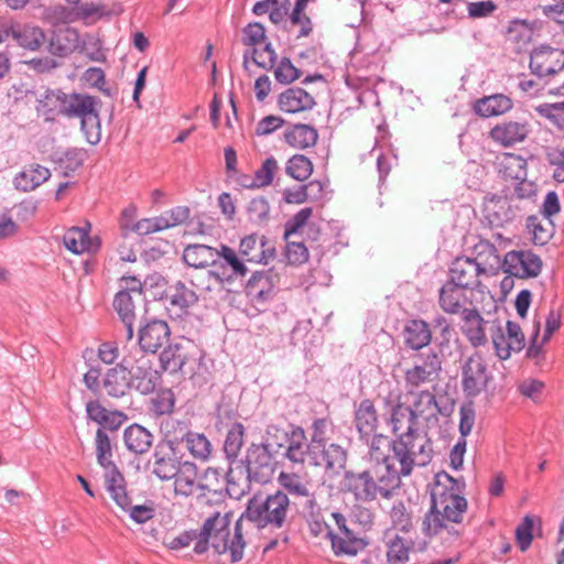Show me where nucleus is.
Returning <instances> with one entry per match:
<instances>
[{"label": "nucleus", "mask_w": 564, "mask_h": 564, "mask_svg": "<svg viewBox=\"0 0 564 564\" xmlns=\"http://www.w3.org/2000/svg\"><path fill=\"white\" fill-rule=\"evenodd\" d=\"M392 451L399 469L393 466L392 458H383L382 463L347 476L348 488L357 499L369 501L378 496L388 498L400 487L401 476H409L414 467L426 466L433 457L427 433L417 430L399 434L392 442Z\"/></svg>", "instance_id": "nucleus-1"}, {"label": "nucleus", "mask_w": 564, "mask_h": 564, "mask_svg": "<svg viewBox=\"0 0 564 564\" xmlns=\"http://www.w3.org/2000/svg\"><path fill=\"white\" fill-rule=\"evenodd\" d=\"M462 484L442 471L436 474L431 488L432 507L423 521L424 530L435 535L451 523H459L467 510V500L462 495Z\"/></svg>", "instance_id": "nucleus-2"}, {"label": "nucleus", "mask_w": 564, "mask_h": 564, "mask_svg": "<svg viewBox=\"0 0 564 564\" xmlns=\"http://www.w3.org/2000/svg\"><path fill=\"white\" fill-rule=\"evenodd\" d=\"M231 517L229 512H216L206 519L199 532V540L194 545L195 553L203 554L210 545L218 554L229 552L231 563L241 561L246 547V541L242 535L245 519L240 517L237 520L235 531L231 534L229 530Z\"/></svg>", "instance_id": "nucleus-3"}, {"label": "nucleus", "mask_w": 564, "mask_h": 564, "mask_svg": "<svg viewBox=\"0 0 564 564\" xmlns=\"http://www.w3.org/2000/svg\"><path fill=\"white\" fill-rule=\"evenodd\" d=\"M289 505V497L282 491H276L264 500L260 496H253L241 519L254 523L259 529L268 524L281 528L285 521Z\"/></svg>", "instance_id": "nucleus-4"}, {"label": "nucleus", "mask_w": 564, "mask_h": 564, "mask_svg": "<svg viewBox=\"0 0 564 564\" xmlns=\"http://www.w3.org/2000/svg\"><path fill=\"white\" fill-rule=\"evenodd\" d=\"M159 359L164 371L192 376L195 373L200 354L193 341L182 339L164 348Z\"/></svg>", "instance_id": "nucleus-5"}, {"label": "nucleus", "mask_w": 564, "mask_h": 564, "mask_svg": "<svg viewBox=\"0 0 564 564\" xmlns=\"http://www.w3.org/2000/svg\"><path fill=\"white\" fill-rule=\"evenodd\" d=\"M529 67L539 78L553 76L564 69V50L541 44L532 50Z\"/></svg>", "instance_id": "nucleus-6"}, {"label": "nucleus", "mask_w": 564, "mask_h": 564, "mask_svg": "<svg viewBox=\"0 0 564 564\" xmlns=\"http://www.w3.org/2000/svg\"><path fill=\"white\" fill-rule=\"evenodd\" d=\"M491 376L485 357L471 355L463 366V390L469 397L478 395L490 381Z\"/></svg>", "instance_id": "nucleus-7"}, {"label": "nucleus", "mask_w": 564, "mask_h": 564, "mask_svg": "<svg viewBox=\"0 0 564 564\" xmlns=\"http://www.w3.org/2000/svg\"><path fill=\"white\" fill-rule=\"evenodd\" d=\"M334 528L329 538L332 549L336 555H356L366 546V543L354 535L346 525V519L338 512L332 513Z\"/></svg>", "instance_id": "nucleus-8"}, {"label": "nucleus", "mask_w": 564, "mask_h": 564, "mask_svg": "<svg viewBox=\"0 0 564 564\" xmlns=\"http://www.w3.org/2000/svg\"><path fill=\"white\" fill-rule=\"evenodd\" d=\"M542 269L539 256L530 250H512L503 258L502 271L518 278L538 276Z\"/></svg>", "instance_id": "nucleus-9"}, {"label": "nucleus", "mask_w": 564, "mask_h": 564, "mask_svg": "<svg viewBox=\"0 0 564 564\" xmlns=\"http://www.w3.org/2000/svg\"><path fill=\"white\" fill-rule=\"evenodd\" d=\"M524 334L518 323L508 319L506 328L498 327L492 334V343L499 359L507 360L512 352L524 347Z\"/></svg>", "instance_id": "nucleus-10"}, {"label": "nucleus", "mask_w": 564, "mask_h": 564, "mask_svg": "<svg viewBox=\"0 0 564 564\" xmlns=\"http://www.w3.org/2000/svg\"><path fill=\"white\" fill-rule=\"evenodd\" d=\"M465 288L447 282L440 290V305L447 314H463V317H481L479 312L468 303Z\"/></svg>", "instance_id": "nucleus-11"}, {"label": "nucleus", "mask_w": 564, "mask_h": 564, "mask_svg": "<svg viewBox=\"0 0 564 564\" xmlns=\"http://www.w3.org/2000/svg\"><path fill=\"white\" fill-rule=\"evenodd\" d=\"M449 282L465 288L467 290H476L481 286V279L485 278L471 258L467 256L455 258L448 270Z\"/></svg>", "instance_id": "nucleus-12"}, {"label": "nucleus", "mask_w": 564, "mask_h": 564, "mask_svg": "<svg viewBox=\"0 0 564 564\" xmlns=\"http://www.w3.org/2000/svg\"><path fill=\"white\" fill-rule=\"evenodd\" d=\"M198 301L197 294L188 289L183 282L178 281L174 285H171L154 304L160 302L163 303L164 307L170 313L176 314L177 317H182L183 314H187V310L196 304Z\"/></svg>", "instance_id": "nucleus-13"}, {"label": "nucleus", "mask_w": 564, "mask_h": 564, "mask_svg": "<svg viewBox=\"0 0 564 564\" xmlns=\"http://www.w3.org/2000/svg\"><path fill=\"white\" fill-rule=\"evenodd\" d=\"M317 448H313L312 442H307V437L302 427H294L288 434V445L285 456L294 464H304L308 460L315 466H321L322 462L318 460Z\"/></svg>", "instance_id": "nucleus-14"}, {"label": "nucleus", "mask_w": 564, "mask_h": 564, "mask_svg": "<svg viewBox=\"0 0 564 564\" xmlns=\"http://www.w3.org/2000/svg\"><path fill=\"white\" fill-rule=\"evenodd\" d=\"M130 372L132 388H135L142 394H149L154 391L160 381V373L153 368V359L151 356L141 354L134 360Z\"/></svg>", "instance_id": "nucleus-15"}, {"label": "nucleus", "mask_w": 564, "mask_h": 564, "mask_svg": "<svg viewBox=\"0 0 564 564\" xmlns=\"http://www.w3.org/2000/svg\"><path fill=\"white\" fill-rule=\"evenodd\" d=\"M471 261L480 267V271L485 278L497 275L503 267V259H501L496 246L488 240L480 239L474 245L471 250Z\"/></svg>", "instance_id": "nucleus-16"}, {"label": "nucleus", "mask_w": 564, "mask_h": 564, "mask_svg": "<svg viewBox=\"0 0 564 564\" xmlns=\"http://www.w3.org/2000/svg\"><path fill=\"white\" fill-rule=\"evenodd\" d=\"M442 369V361L437 354L431 352L420 357L415 365L406 370L405 381L411 387L435 381Z\"/></svg>", "instance_id": "nucleus-17"}, {"label": "nucleus", "mask_w": 564, "mask_h": 564, "mask_svg": "<svg viewBox=\"0 0 564 564\" xmlns=\"http://www.w3.org/2000/svg\"><path fill=\"white\" fill-rule=\"evenodd\" d=\"M247 272V267L238 258L235 250L223 245L221 251H219L218 265L214 270L208 271V274L214 276L216 280L224 282L243 278Z\"/></svg>", "instance_id": "nucleus-18"}, {"label": "nucleus", "mask_w": 564, "mask_h": 564, "mask_svg": "<svg viewBox=\"0 0 564 564\" xmlns=\"http://www.w3.org/2000/svg\"><path fill=\"white\" fill-rule=\"evenodd\" d=\"M183 462L177 457L175 447L158 445L153 453L152 473L163 481L172 480Z\"/></svg>", "instance_id": "nucleus-19"}, {"label": "nucleus", "mask_w": 564, "mask_h": 564, "mask_svg": "<svg viewBox=\"0 0 564 564\" xmlns=\"http://www.w3.org/2000/svg\"><path fill=\"white\" fill-rule=\"evenodd\" d=\"M528 134V124L518 121H503L496 124L489 132L492 141L505 148L513 147L524 141Z\"/></svg>", "instance_id": "nucleus-20"}, {"label": "nucleus", "mask_w": 564, "mask_h": 564, "mask_svg": "<svg viewBox=\"0 0 564 564\" xmlns=\"http://www.w3.org/2000/svg\"><path fill=\"white\" fill-rule=\"evenodd\" d=\"M169 336L170 327L164 319H151L140 329L139 344L143 350L155 352Z\"/></svg>", "instance_id": "nucleus-21"}, {"label": "nucleus", "mask_w": 564, "mask_h": 564, "mask_svg": "<svg viewBox=\"0 0 564 564\" xmlns=\"http://www.w3.org/2000/svg\"><path fill=\"white\" fill-rule=\"evenodd\" d=\"M87 416L104 429L117 431L128 416L117 410H108L99 401H89L86 404Z\"/></svg>", "instance_id": "nucleus-22"}, {"label": "nucleus", "mask_w": 564, "mask_h": 564, "mask_svg": "<svg viewBox=\"0 0 564 564\" xmlns=\"http://www.w3.org/2000/svg\"><path fill=\"white\" fill-rule=\"evenodd\" d=\"M102 387L111 398H122L132 388L129 370L122 365L108 369L102 379Z\"/></svg>", "instance_id": "nucleus-23"}, {"label": "nucleus", "mask_w": 564, "mask_h": 564, "mask_svg": "<svg viewBox=\"0 0 564 564\" xmlns=\"http://www.w3.org/2000/svg\"><path fill=\"white\" fill-rule=\"evenodd\" d=\"M172 480L175 496L189 497L194 495L199 488L197 466L192 462L184 460Z\"/></svg>", "instance_id": "nucleus-24"}, {"label": "nucleus", "mask_w": 564, "mask_h": 564, "mask_svg": "<svg viewBox=\"0 0 564 564\" xmlns=\"http://www.w3.org/2000/svg\"><path fill=\"white\" fill-rule=\"evenodd\" d=\"M64 98L63 116L68 118H82L91 115L98 109L100 99L86 94L73 93L66 94Z\"/></svg>", "instance_id": "nucleus-25"}, {"label": "nucleus", "mask_w": 564, "mask_h": 564, "mask_svg": "<svg viewBox=\"0 0 564 564\" xmlns=\"http://www.w3.org/2000/svg\"><path fill=\"white\" fill-rule=\"evenodd\" d=\"M315 105L314 98L300 87L288 88L279 96V107L288 113L311 110Z\"/></svg>", "instance_id": "nucleus-26"}, {"label": "nucleus", "mask_w": 564, "mask_h": 564, "mask_svg": "<svg viewBox=\"0 0 564 564\" xmlns=\"http://www.w3.org/2000/svg\"><path fill=\"white\" fill-rule=\"evenodd\" d=\"M219 251L206 245H189L183 251V261L193 268H205L213 265L217 268Z\"/></svg>", "instance_id": "nucleus-27"}, {"label": "nucleus", "mask_w": 564, "mask_h": 564, "mask_svg": "<svg viewBox=\"0 0 564 564\" xmlns=\"http://www.w3.org/2000/svg\"><path fill=\"white\" fill-rule=\"evenodd\" d=\"M51 177V171L41 164H30L14 177V186L23 192H31Z\"/></svg>", "instance_id": "nucleus-28"}, {"label": "nucleus", "mask_w": 564, "mask_h": 564, "mask_svg": "<svg viewBox=\"0 0 564 564\" xmlns=\"http://www.w3.org/2000/svg\"><path fill=\"white\" fill-rule=\"evenodd\" d=\"M512 106L511 98L503 94H495L478 99L474 105V110L478 116L489 118L508 112Z\"/></svg>", "instance_id": "nucleus-29"}, {"label": "nucleus", "mask_w": 564, "mask_h": 564, "mask_svg": "<svg viewBox=\"0 0 564 564\" xmlns=\"http://www.w3.org/2000/svg\"><path fill=\"white\" fill-rule=\"evenodd\" d=\"M113 307L119 317H134L137 307H142L148 313L147 300L143 292L132 289V293L119 291L113 299Z\"/></svg>", "instance_id": "nucleus-30"}, {"label": "nucleus", "mask_w": 564, "mask_h": 564, "mask_svg": "<svg viewBox=\"0 0 564 564\" xmlns=\"http://www.w3.org/2000/svg\"><path fill=\"white\" fill-rule=\"evenodd\" d=\"M123 442L129 452L142 455L151 448L153 435L145 427L131 424L123 432Z\"/></svg>", "instance_id": "nucleus-31"}, {"label": "nucleus", "mask_w": 564, "mask_h": 564, "mask_svg": "<svg viewBox=\"0 0 564 564\" xmlns=\"http://www.w3.org/2000/svg\"><path fill=\"white\" fill-rule=\"evenodd\" d=\"M105 486L116 506L120 510L127 511L131 506V498L127 492L124 478L117 468H111L107 473Z\"/></svg>", "instance_id": "nucleus-32"}, {"label": "nucleus", "mask_w": 564, "mask_h": 564, "mask_svg": "<svg viewBox=\"0 0 564 564\" xmlns=\"http://www.w3.org/2000/svg\"><path fill=\"white\" fill-rule=\"evenodd\" d=\"M550 94L561 97L563 100L553 104H541L535 107V111L552 122L557 130L564 132V82L560 86L550 89Z\"/></svg>", "instance_id": "nucleus-33"}, {"label": "nucleus", "mask_w": 564, "mask_h": 564, "mask_svg": "<svg viewBox=\"0 0 564 564\" xmlns=\"http://www.w3.org/2000/svg\"><path fill=\"white\" fill-rule=\"evenodd\" d=\"M284 139L289 145L303 150L316 144L318 133L310 124L296 123L285 131Z\"/></svg>", "instance_id": "nucleus-34"}, {"label": "nucleus", "mask_w": 564, "mask_h": 564, "mask_svg": "<svg viewBox=\"0 0 564 564\" xmlns=\"http://www.w3.org/2000/svg\"><path fill=\"white\" fill-rule=\"evenodd\" d=\"M12 40L23 48L35 51L44 43L45 35L40 28L30 25L12 26Z\"/></svg>", "instance_id": "nucleus-35"}, {"label": "nucleus", "mask_w": 564, "mask_h": 564, "mask_svg": "<svg viewBox=\"0 0 564 564\" xmlns=\"http://www.w3.org/2000/svg\"><path fill=\"white\" fill-rule=\"evenodd\" d=\"M431 337V330L424 319H409L404 327V340L413 349L426 346Z\"/></svg>", "instance_id": "nucleus-36"}, {"label": "nucleus", "mask_w": 564, "mask_h": 564, "mask_svg": "<svg viewBox=\"0 0 564 564\" xmlns=\"http://www.w3.org/2000/svg\"><path fill=\"white\" fill-rule=\"evenodd\" d=\"M65 96L66 94L59 89H45L36 98V111L46 117L54 113L63 115Z\"/></svg>", "instance_id": "nucleus-37"}, {"label": "nucleus", "mask_w": 564, "mask_h": 564, "mask_svg": "<svg viewBox=\"0 0 564 564\" xmlns=\"http://www.w3.org/2000/svg\"><path fill=\"white\" fill-rule=\"evenodd\" d=\"M90 224L85 227H72L63 236V242L67 250L80 254L90 249L89 232Z\"/></svg>", "instance_id": "nucleus-38"}, {"label": "nucleus", "mask_w": 564, "mask_h": 564, "mask_svg": "<svg viewBox=\"0 0 564 564\" xmlns=\"http://www.w3.org/2000/svg\"><path fill=\"white\" fill-rule=\"evenodd\" d=\"M378 425V415L370 400H362L356 411V426L364 436L371 435Z\"/></svg>", "instance_id": "nucleus-39"}, {"label": "nucleus", "mask_w": 564, "mask_h": 564, "mask_svg": "<svg viewBox=\"0 0 564 564\" xmlns=\"http://www.w3.org/2000/svg\"><path fill=\"white\" fill-rule=\"evenodd\" d=\"M414 400L409 406L414 417L429 420L435 417L440 412L435 395L430 391H420L413 394Z\"/></svg>", "instance_id": "nucleus-40"}, {"label": "nucleus", "mask_w": 564, "mask_h": 564, "mask_svg": "<svg viewBox=\"0 0 564 564\" xmlns=\"http://www.w3.org/2000/svg\"><path fill=\"white\" fill-rule=\"evenodd\" d=\"M182 443H185V447L191 456L200 462H206L213 451L212 443L205 434L191 430Z\"/></svg>", "instance_id": "nucleus-41"}, {"label": "nucleus", "mask_w": 564, "mask_h": 564, "mask_svg": "<svg viewBox=\"0 0 564 564\" xmlns=\"http://www.w3.org/2000/svg\"><path fill=\"white\" fill-rule=\"evenodd\" d=\"M412 542L394 535L387 542V563L388 564H405L409 562Z\"/></svg>", "instance_id": "nucleus-42"}, {"label": "nucleus", "mask_w": 564, "mask_h": 564, "mask_svg": "<svg viewBox=\"0 0 564 564\" xmlns=\"http://www.w3.org/2000/svg\"><path fill=\"white\" fill-rule=\"evenodd\" d=\"M264 248V242L259 240L257 235H250L241 239L239 252L246 261L249 262H267L268 256Z\"/></svg>", "instance_id": "nucleus-43"}, {"label": "nucleus", "mask_w": 564, "mask_h": 564, "mask_svg": "<svg viewBox=\"0 0 564 564\" xmlns=\"http://www.w3.org/2000/svg\"><path fill=\"white\" fill-rule=\"evenodd\" d=\"M318 453V460L322 462L321 466L333 473H339L346 464V452L337 444H330L327 447H322Z\"/></svg>", "instance_id": "nucleus-44"}, {"label": "nucleus", "mask_w": 564, "mask_h": 564, "mask_svg": "<svg viewBox=\"0 0 564 564\" xmlns=\"http://www.w3.org/2000/svg\"><path fill=\"white\" fill-rule=\"evenodd\" d=\"M415 420L409 406L401 403L393 406L390 422L394 434L415 431Z\"/></svg>", "instance_id": "nucleus-45"}, {"label": "nucleus", "mask_w": 564, "mask_h": 564, "mask_svg": "<svg viewBox=\"0 0 564 564\" xmlns=\"http://www.w3.org/2000/svg\"><path fill=\"white\" fill-rule=\"evenodd\" d=\"M161 432L163 433L164 440L159 445H170L175 447L178 443L184 441L189 429L181 421L166 419L161 424Z\"/></svg>", "instance_id": "nucleus-46"}, {"label": "nucleus", "mask_w": 564, "mask_h": 564, "mask_svg": "<svg viewBox=\"0 0 564 564\" xmlns=\"http://www.w3.org/2000/svg\"><path fill=\"white\" fill-rule=\"evenodd\" d=\"M271 276L264 271H256L249 278L246 284V292L249 296L264 300L272 290Z\"/></svg>", "instance_id": "nucleus-47"}, {"label": "nucleus", "mask_w": 564, "mask_h": 564, "mask_svg": "<svg viewBox=\"0 0 564 564\" xmlns=\"http://www.w3.org/2000/svg\"><path fill=\"white\" fill-rule=\"evenodd\" d=\"M278 169L276 160L273 156L267 158L262 165L254 172V176L250 180V183H242V186L246 188L268 186L272 183Z\"/></svg>", "instance_id": "nucleus-48"}, {"label": "nucleus", "mask_w": 564, "mask_h": 564, "mask_svg": "<svg viewBox=\"0 0 564 564\" xmlns=\"http://www.w3.org/2000/svg\"><path fill=\"white\" fill-rule=\"evenodd\" d=\"M285 173L290 177L303 182L312 175L313 163L304 154H295L288 160Z\"/></svg>", "instance_id": "nucleus-49"}, {"label": "nucleus", "mask_w": 564, "mask_h": 564, "mask_svg": "<svg viewBox=\"0 0 564 564\" xmlns=\"http://www.w3.org/2000/svg\"><path fill=\"white\" fill-rule=\"evenodd\" d=\"M247 215L250 223L265 225L270 219V204L263 196L252 198L247 206Z\"/></svg>", "instance_id": "nucleus-50"}, {"label": "nucleus", "mask_w": 564, "mask_h": 564, "mask_svg": "<svg viewBox=\"0 0 564 564\" xmlns=\"http://www.w3.org/2000/svg\"><path fill=\"white\" fill-rule=\"evenodd\" d=\"M487 217L492 225L503 226L514 219L516 212L507 199H498L488 208Z\"/></svg>", "instance_id": "nucleus-51"}, {"label": "nucleus", "mask_w": 564, "mask_h": 564, "mask_svg": "<svg viewBox=\"0 0 564 564\" xmlns=\"http://www.w3.org/2000/svg\"><path fill=\"white\" fill-rule=\"evenodd\" d=\"M270 457L267 453L254 451L248 455L247 469L250 476L265 478L269 477L272 468L269 464Z\"/></svg>", "instance_id": "nucleus-52"}, {"label": "nucleus", "mask_w": 564, "mask_h": 564, "mask_svg": "<svg viewBox=\"0 0 564 564\" xmlns=\"http://www.w3.org/2000/svg\"><path fill=\"white\" fill-rule=\"evenodd\" d=\"M80 129L86 138V141L95 145L100 142L101 139V124L98 113V109L80 118Z\"/></svg>", "instance_id": "nucleus-53"}, {"label": "nucleus", "mask_w": 564, "mask_h": 564, "mask_svg": "<svg viewBox=\"0 0 564 564\" xmlns=\"http://www.w3.org/2000/svg\"><path fill=\"white\" fill-rule=\"evenodd\" d=\"M96 455L98 463L105 468H116L111 462L112 451L108 435L102 429L96 432Z\"/></svg>", "instance_id": "nucleus-54"}, {"label": "nucleus", "mask_w": 564, "mask_h": 564, "mask_svg": "<svg viewBox=\"0 0 564 564\" xmlns=\"http://www.w3.org/2000/svg\"><path fill=\"white\" fill-rule=\"evenodd\" d=\"M273 73L275 80L282 85H289L302 75V72L292 64L289 57L281 58Z\"/></svg>", "instance_id": "nucleus-55"}, {"label": "nucleus", "mask_w": 564, "mask_h": 564, "mask_svg": "<svg viewBox=\"0 0 564 564\" xmlns=\"http://www.w3.org/2000/svg\"><path fill=\"white\" fill-rule=\"evenodd\" d=\"M279 482L292 495L301 497L308 496V488L306 482L296 474L281 473L279 475Z\"/></svg>", "instance_id": "nucleus-56"}, {"label": "nucleus", "mask_w": 564, "mask_h": 564, "mask_svg": "<svg viewBox=\"0 0 564 564\" xmlns=\"http://www.w3.org/2000/svg\"><path fill=\"white\" fill-rule=\"evenodd\" d=\"M243 425L241 423H234L229 429L225 441V452L229 456H237L243 445Z\"/></svg>", "instance_id": "nucleus-57"}, {"label": "nucleus", "mask_w": 564, "mask_h": 564, "mask_svg": "<svg viewBox=\"0 0 564 564\" xmlns=\"http://www.w3.org/2000/svg\"><path fill=\"white\" fill-rule=\"evenodd\" d=\"M250 54L256 65L264 69H272L276 63L278 55L271 43H267L262 51L252 48Z\"/></svg>", "instance_id": "nucleus-58"}, {"label": "nucleus", "mask_w": 564, "mask_h": 564, "mask_svg": "<svg viewBox=\"0 0 564 564\" xmlns=\"http://www.w3.org/2000/svg\"><path fill=\"white\" fill-rule=\"evenodd\" d=\"M175 395L170 389L161 390L152 399L153 411L156 414H169L174 410Z\"/></svg>", "instance_id": "nucleus-59"}, {"label": "nucleus", "mask_w": 564, "mask_h": 564, "mask_svg": "<svg viewBox=\"0 0 564 564\" xmlns=\"http://www.w3.org/2000/svg\"><path fill=\"white\" fill-rule=\"evenodd\" d=\"M312 215V207H304L301 210H299L295 215H293L285 223L284 238L288 239L290 236L296 234L301 228H303L307 224Z\"/></svg>", "instance_id": "nucleus-60"}, {"label": "nucleus", "mask_w": 564, "mask_h": 564, "mask_svg": "<svg viewBox=\"0 0 564 564\" xmlns=\"http://www.w3.org/2000/svg\"><path fill=\"white\" fill-rule=\"evenodd\" d=\"M169 228V224L166 223L165 218L162 216L154 217V218H144L139 221H137L131 230L138 232L139 235H149L152 232L161 231Z\"/></svg>", "instance_id": "nucleus-61"}, {"label": "nucleus", "mask_w": 564, "mask_h": 564, "mask_svg": "<svg viewBox=\"0 0 564 564\" xmlns=\"http://www.w3.org/2000/svg\"><path fill=\"white\" fill-rule=\"evenodd\" d=\"M533 519L530 516H525L522 522L516 529V540L522 552H525L533 540Z\"/></svg>", "instance_id": "nucleus-62"}, {"label": "nucleus", "mask_w": 564, "mask_h": 564, "mask_svg": "<svg viewBox=\"0 0 564 564\" xmlns=\"http://www.w3.org/2000/svg\"><path fill=\"white\" fill-rule=\"evenodd\" d=\"M527 228L532 234L534 245L544 246L551 238L550 230L544 227L536 216H530L527 219Z\"/></svg>", "instance_id": "nucleus-63"}, {"label": "nucleus", "mask_w": 564, "mask_h": 564, "mask_svg": "<svg viewBox=\"0 0 564 564\" xmlns=\"http://www.w3.org/2000/svg\"><path fill=\"white\" fill-rule=\"evenodd\" d=\"M546 159L550 165L554 167V180L564 182V147L551 149L546 154Z\"/></svg>", "instance_id": "nucleus-64"}]
</instances>
